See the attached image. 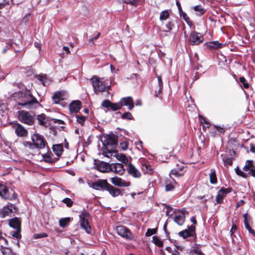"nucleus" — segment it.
Returning <instances> with one entry per match:
<instances>
[{"mask_svg": "<svg viewBox=\"0 0 255 255\" xmlns=\"http://www.w3.org/2000/svg\"><path fill=\"white\" fill-rule=\"evenodd\" d=\"M103 143V154L107 158L115 157L117 159H128L125 154L114 150L118 144L117 136L112 133L103 136L101 139Z\"/></svg>", "mask_w": 255, "mask_h": 255, "instance_id": "1", "label": "nucleus"}, {"mask_svg": "<svg viewBox=\"0 0 255 255\" xmlns=\"http://www.w3.org/2000/svg\"><path fill=\"white\" fill-rule=\"evenodd\" d=\"M21 101L17 104L27 109L36 108L40 105L36 99L30 93H23L21 94Z\"/></svg>", "mask_w": 255, "mask_h": 255, "instance_id": "2", "label": "nucleus"}, {"mask_svg": "<svg viewBox=\"0 0 255 255\" xmlns=\"http://www.w3.org/2000/svg\"><path fill=\"white\" fill-rule=\"evenodd\" d=\"M243 169L247 173L242 171L238 166L235 169L236 174L244 178H247L249 176L255 178V160H246Z\"/></svg>", "mask_w": 255, "mask_h": 255, "instance_id": "3", "label": "nucleus"}, {"mask_svg": "<svg viewBox=\"0 0 255 255\" xmlns=\"http://www.w3.org/2000/svg\"><path fill=\"white\" fill-rule=\"evenodd\" d=\"M124 106H128V109L131 110L134 107L132 98L130 97L123 98L121 99L120 101L118 103H112L110 110H111L113 111H116L121 109Z\"/></svg>", "mask_w": 255, "mask_h": 255, "instance_id": "4", "label": "nucleus"}, {"mask_svg": "<svg viewBox=\"0 0 255 255\" xmlns=\"http://www.w3.org/2000/svg\"><path fill=\"white\" fill-rule=\"evenodd\" d=\"M90 81L92 84L94 92L97 94L99 92H105L109 88V87L106 86L103 79L99 78L96 76H93Z\"/></svg>", "mask_w": 255, "mask_h": 255, "instance_id": "5", "label": "nucleus"}, {"mask_svg": "<svg viewBox=\"0 0 255 255\" xmlns=\"http://www.w3.org/2000/svg\"><path fill=\"white\" fill-rule=\"evenodd\" d=\"M0 196L4 200H13L17 196L13 189L9 190L6 186L0 183Z\"/></svg>", "mask_w": 255, "mask_h": 255, "instance_id": "6", "label": "nucleus"}, {"mask_svg": "<svg viewBox=\"0 0 255 255\" xmlns=\"http://www.w3.org/2000/svg\"><path fill=\"white\" fill-rule=\"evenodd\" d=\"M79 218L81 228L84 229L87 233L91 234L92 230L89 224V220L91 219V216L90 213L84 210L79 215Z\"/></svg>", "mask_w": 255, "mask_h": 255, "instance_id": "7", "label": "nucleus"}, {"mask_svg": "<svg viewBox=\"0 0 255 255\" xmlns=\"http://www.w3.org/2000/svg\"><path fill=\"white\" fill-rule=\"evenodd\" d=\"M31 139L34 145H32L30 142H27L25 144L26 146H29L31 148L33 146H35L36 147L39 148H43L45 147L47 143L43 136L38 133H34L31 136Z\"/></svg>", "mask_w": 255, "mask_h": 255, "instance_id": "8", "label": "nucleus"}, {"mask_svg": "<svg viewBox=\"0 0 255 255\" xmlns=\"http://www.w3.org/2000/svg\"><path fill=\"white\" fill-rule=\"evenodd\" d=\"M117 232L118 234L128 241H132L134 239V235L130 230L124 226H119L117 227Z\"/></svg>", "mask_w": 255, "mask_h": 255, "instance_id": "9", "label": "nucleus"}, {"mask_svg": "<svg viewBox=\"0 0 255 255\" xmlns=\"http://www.w3.org/2000/svg\"><path fill=\"white\" fill-rule=\"evenodd\" d=\"M18 120L22 123L32 125L34 123V116L25 110L18 111Z\"/></svg>", "mask_w": 255, "mask_h": 255, "instance_id": "10", "label": "nucleus"}, {"mask_svg": "<svg viewBox=\"0 0 255 255\" xmlns=\"http://www.w3.org/2000/svg\"><path fill=\"white\" fill-rule=\"evenodd\" d=\"M94 167L97 170L104 173L111 171V164L102 160H94Z\"/></svg>", "mask_w": 255, "mask_h": 255, "instance_id": "11", "label": "nucleus"}, {"mask_svg": "<svg viewBox=\"0 0 255 255\" xmlns=\"http://www.w3.org/2000/svg\"><path fill=\"white\" fill-rule=\"evenodd\" d=\"M233 189L231 187L224 188L222 187L217 193L215 201L216 204H222L223 203V199L226 196L228 193L231 192Z\"/></svg>", "mask_w": 255, "mask_h": 255, "instance_id": "12", "label": "nucleus"}, {"mask_svg": "<svg viewBox=\"0 0 255 255\" xmlns=\"http://www.w3.org/2000/svg\"><path fill=\"white\" fill-rule=\"evenodd\" d=\"M109 184L107 180L99 179L93 182L92 187L97 190H106Z\"/></svg>", "mask_w": 255, "mask_h": 255, "instance_id": "13", "label": "nucleus"}, {"mask_svg": "<svg viewBox=\"0 0 255 255\" xmlns=\"http://www.w3.org/2000/svg\"><path fill=\"white\" fill-rule=\"evenodd\" d=\"M189 40L193 45H198L203 40V37L200 33L193 31L191 33Z\"/></svg>", "mask_w": 255, "mask_h": 255, "instance_id": "14", "label": "nucleus"}, {"mask_svg": "<svg viewBox=\"0 0 255 255\" xmlns=\"http://www.w3.org/2000/svg\"><path fill=\"white\" fill-rule=\"evenodd\" d=\"M110 181L114 185L119 187H128L130 185V182H127L117 176L111 178Z\"/></svg>", "mask_w": 255, "mask_h": 255, "instance_id": "15", "label": "nucleus"}, {"mask_svg": "<svg viewBox=\"0 0 255 255\" xmlns=\"http://www.w3.org/2000/svg\"><path fill=\"white\" fill-rule=\"evenodd\" d=\"M147 160H142L141 169L145 174L152 175L153 173L154 169L152 166L147 162Z\"/></svg>", "mask_w": 255, "mask_h": 255, "instance_id": "16", "label": "nucleus"}, {"mask_svg": "<svg viewBox=\"0 0 255 255\" xmlns=\"http://www.w3.org/2000/svg\"><path fill=\"white\" fill-rule=\"evenodd\" d=\"M128 173L134 178H140L141 176L140 172L131 163H129L127 168Z\"/></svg>", "mask_w": 255, "mask_h": 255, "instance_id": "17", "label": "nucleus"}, {"mask_svg": "<svg viewBox=\"0 0 255 255\" xmlns=\"http://www.w3.org/2000/svg\"><path fill=\"white\" fill-rule=\"evenodd\" d=\"M66 93L65 91L56 92L52 96L54 103L58 104L60 101L66 99Z\"/></svg>", "mask_w": 255, "mask_h": 255, "instance_id": "18", "label": "nucleus"}, {"mask_svg": "<svg viewBox=\"0 0 255 255\" xmlns=\"http://www.w3.org/2000/svg\"><path fill=\"white\" fill-rule=\"evenodd\" d=\"M114 197L122 195L123 193L121 190L118 188H115L110 184H109L106 190Z\"/></svg>", "mask_w": 255, "mask_h": 255, "instance_id": "19", "label": "nucleus"}, {"mask_svg": "<svg viewBox=\"0 0 255 255\" xmlns=\"http://www.w3.org/2000/svg\"><path fill=\"white\" fill-rule=\"evenodd\" d=\"M111 171H114L120 175H123L125 172V168L123 163H115L111 164Z\"/></svg>", "mask_w": 255, "mask_h": 255, "instance_id": "20", "label": "nucleus"}, {"mask_svg": "<svg viewBox=\"0 0 255 255\" xmlns=\"http://www.w3.org/2000/svg\"><path fill=\"white\" fill-rule=\"evenodd\" d=\"M81 108V103L79 101H74L69 105V110L71 113H77Z\"/></svg>", "mask_w": 255, "mask_h": 255, "instance_id": "21", "label": "nucleus"}, {"mask_svg": "<svg viewBox=\"0 0 255 255\" xmlns=\"http://www.w3.org/2000/svg\"><path fill=\"white\" fill-rule=\"evenodd\" d=\"M15 132L19 136H26L27 135V131L21 125L17 124L15 129Z\"/></svg>", "mask_w": 255, "mask_h": 255, "instance_id": "22", "label": "nucleus"}, {"mask_svg": "<svg viewBox=\"0 0 255 255\" xmlns=\"http://www.w3.org/2000/svg\"><path fill=\"white\" fill-rule=\"evenodd\" d=\"M9 226L15 229H21V221L20 220L15 217L10 220L9 222Z\"/></svg>", "mask_w": 255, "mask_h": 255, "instance_id": "23", "label": "nucleus"}, {"mask_svg": "<svg viewBox=\"0 0 255 255\" xmlns=\"http://www.w3.org/2000/svg\"><path fill=\"white\" fill-rule=\"evenodd\" d=\"M52 149L54 153L57 156H60L63 151V147L62 144H56L53 145Z\"/></svg>", "mask_w": 255, "mask_h": 255, "instance_id": "24", "label": "nucleus"}, {"mask_svg": "<svg viewBox=\"0 0 255 255\" xmlns=\"http://www.w3.org/2000/svg\"><path fill=\"white\" fill-rule=\"evenodd\" d=\"M12 212V206H10V207L8 206H5L0 211V217L3 218L6 216H8L9 214Z\"/></svg>", "mask_w": 255, "mask_h": 255, "instance_id": "25", "label": "nucleus"}, {"mask_svg": "<svg viewBox=\"0 0 255 255\" xmlns=\"http://www.w3.org/2000/svg\"><path fill=\"white\" fill-rule=\"evenodd\" d=\"M244 217V223L245 224V228L248 230L249 232L252 234L253 236H255V231L250 227L249 223L248 221V214L246 213L243 215Z\"/></svg>", "mask_w": 255, "mask_h": 255, "instance_id": "26", "label": "nucleus"}, {"mask_svg": "<svg viewBox=\"0 0 255 255\" xmlns=\"http://www.w3.org/2000/svg\"><path fill=\"white\" fill-rule=\"evenodd\" d=\"M181 213L182 215H176L174 218V222L179 226H181L184 224L185 219L184 214L182 212Z\"/></svg>", "mask_w": 255, "mask_h": 255, "instance_id": "27", "label": "nucleus"}, {"mask_svg": "<svg viewBox=\"0 0 255 255\" xmlns=\"http://www.w3.org/2000/svg\"><path fill=\"white\" fill-rule=\"evenodd\" d=\"M37 119L40 125L47 126L48 122L46 116L44 114H41L37 116Z\"/></svg>", "mask_w": 255, "mask_h": 255, "instance_id": "28", "label": "nucleus"}, {"mask_svg": "<svg viewBox=\"0 0 255 255\" xmlns=\"http://www.w3.org/2000/svg\"><path fill=\"white\" fill-rule=\"evenodd\" d=\"M72 219L73 218H71L70 217L60 219L59 221V226L62 228L66 227Z\"/></svg>", "mask_w": 255, "mask_h": 255, "instance_id": "29", "label": "nucleus"}, {"mask_svg": "<svg viewBox=\"0 0 255 255\" xmlns=\"http://www.w3.org/2000/svg\"><path fill=\"white\" fill-rule=\"evenodd\" d=\"M222 44L217 41L210 42L207 44V47L209 49H218L222 47Z\"/></svg>", "mask_w": 255, "mask_h": 255, "instance_id": "30", "label": "nucleus"}, {"mask_svg": "<svg viewBox=\"0 0 255 255\" xmlns=\"http://www.w3.org/2000/svg\"><path fill=\"white\" fill-rule=\"evenodd\" d=\"M210 182L212 184H215L217 183V178L215 169H211L210 174Z\"/></svg>", "mask_w": 255, "mask_h": 255, "instance_id": "31", "label": "nucleus"}, {"mask_svg": "<svg viewBox=\"0 0 255 255\" xmlns=\"http://www.w3.org/2000/svg\"><path fill=\"white\" fill-rule=\"evenodd\" d=\"M1 251L3 255H13L11 248L1 246Z\"/></svg>", "mask_w": 255, "mask_h": 255, "instance_id": "32", "label": "nucleus"}, {"mask_svg": "<svg viewBox=\"0 0 255 255\" xmlns=\"http://www.w3.org/2000/svg\"><path fill=\"white\" fill-rule=\"evenodd\" d=\"M237 231H238L237 226L236 224H235L234 223H233L232 228L230 230V233H231V237H232V239L233 242H235L234 238H236V239H237V238L236 235L235 234V233L236 232H237Z\"/></svg>", "mask_w": 255, "mask_h": 255, "instance_id": "33", "label": "nucleus"}, {"mask_svg": "<svg viewBox=\"0 0 255 255\" xmlns=\"http://www.w3.org/2000/svg\"><path fill=\"white\" fill-rule=\"evenodd\" d=\"M37 79L42 82L44 86H46L49 84V81L45 75H39L37 76Z\"/></svg>", "mask_w": 255, "mask_h": 255, "instance_id": "34", "label": "nucleus"}, {"mask_svg": "<svg viewBox=\"0 0 255 255\" xmlns=\"http://www.w3.org/2000/svg\"><path fill=\"white\" fill-rule=\"evenodd\" d=\"M152 242L157 247L162 248L163 247V243L159 237L155 236L152 237Z\"/></svg>", "mask_w": 255, "mask_h": 255, "instance_id": "35", "label": "nucleus"}, {"mask_svg": "<svg viewBox=\"0 0 255 255\" xmlns=\"http://www.w3.org/2000/svg\"><path fill=\"white\" fill-rule=\"evenodd\" d=\"M178 235L183 239H186L192 236L191 232L189 230H185L179 232Z\"/></svg>", "mask_w": 255, "mask_h": 255, "instance_id": "36", "label": "nucleus"}, {"mask_svg": "<svg viewBox=\"0 0 255 255\" xmlns=\"http://www.w3.org/2000/svg\"><path fill=\"white\" fill-rule=\"evenodd\" d=\"M174 26V24L172 21H168L165 25V28H163V31L165 32L170 31Z\"/></svg>", "mask_w": 255, "mask_h": 255, "instance_id": "37", "label": "nucleus"}, {"mask_svg": "<svg viewBox=\"0 0 255 255\" xmlns=\"http://www.w3.org/2000/svg\"><path fill=\"white\" fill-rule=\"evenodd\" d=\"M169 17V13L168 10L162 11L160 14L159 19L161 21L165 20Z\"/></svg>", "mask_w": 255, "mask_h": 255, "instance_id": "38", "label": "nucleus"}, {"mask_svg": "<svg viewBox=\"0 0 255 255\" xmlns=\"http://www.w3.org/2000/svg\"><path fill=\"white\" fill-rule=\"evenodd\" d=\"M179 13L180 17H182L188 24L191 25L192 24V22L190 21L189 17L185 12L181 11H180Z\"/></svg>", "mask_w": 255, "mask_h": 255, "instance_id": "39", "label": "nucleus"}, {"mask_svg": "<svg viewBox=\"0 0 255 255\" xmlns=\"http://www.w3.org/2000/svg\"><path fill=\"white\" fill-rule=\"evenodd\" d=\"M77 122L81 126H83L86 120V117L84 116L76 115Z\"/></svg>", "mask_w": 255, "mask_h": 255, "instance_id": "40", "label": "nucleus"}, {"mask_svg": "<svg viewBox=\"0 0 255 255\" xmlns=\"http://www.w3.org/2000/svg\"><path fill=\"white\" fill-rule=\"evenodd\" d=\"M157 231V228H154V229L148 228V229H147L145 235L146 237H149L154 234H155L156 233Z\"/></svg>", "mask_w": 255, "mask_h": 255, "instance_id": "41", "label": "nucleus"}, {"mask_svg": "<svg viewBox=\"0 0 255 255\" xmlns=\"http://www.w3.org/2000/svg\"><path fill=\"white\" fill-rule=\"evenodd\" d=\"M20 232H21V229H16V231L11 232L10 234L13 237L16 238L17 239H19L21 237Z\"/></svg>", "mask_w": 255, "mask_h": 255, "instance_id": "42", "label": "nucleus"}, {"mask_svg": "<svg viewBox=\"0 0 255 255\" xmlns=\"http://www.w3.org/2000/svg\"><path fill=\"white\" fill-rule=\"evenodd\" d=\"M193 8L195 11L198 12L197 14L198 15H201L205 12V10L199 5H196Z\"/></svg>", "mask_w": 255, "mask_h": 255, "instance_id": "43", "label": "nucleus"}, {"mask_svg": "<svg viewBox=\"0 0 255 255\" xmlns=\"http://www.w3.org/2000/svg\"><path fill=\"white\" fill-rule=\"evenodd\" d=\"M62 202L65 203L68 207H71L73 205V202L69 198H65L62 200Z\"/></svg>", "mask_w": 255, "mask_h": 255, "instance_id": "44", "label": "nucleus"}, {"mask_svg": "<svg viewBox=\"0 0 255 255\" xmlns=\"http://www.w3.org/2000/svg\"><path fill=\"white\" fill-rule=\"evenodd\" d=\"M239 81L243 85L245 89H248L249 88V84L244 77H241L239 78Z\"/></svg>", "mask_w": 255, "mask_h": 255, "instance_id": "45", "label": "nucleus"}, {"mask_svg": "<svg viewBox=\"0 0 255 255\" xmlns=\"http://www.w3.org/2000/svg\"><path fill=\"white\" fill-rule=\"evenodd\" d=\"M112 102L109 100H105L102 103V106L107 109L108 110H110L111 105Z\"/></svg>", "mask_w": 255, "mask_h": 255, "instance_id": "46", "label": "nucleus"}, {"mask_svg": "<svg viewBox=\"0 0 255 255\" xmlns=\"http://www.w3.org/2000/svg\"><path fill=\"white\" fill-rule=\"evenodd\" d=\"M47 237H48L47 234H46L45 233H39V234H34L33 238L34 239H40V238H46Z\"/></svg>", "mask_w": 255, "mask_h": 255, "instance_id": "47", "label": "nucleus"}, {"mask_svg": "<svg viewBox=\"0 0 255 255\" xmlns=\"http://www.w3.org/2000/svg\"><path fill=\"white\" fill-rule=\"evenodd\" d=\"M124 1L127 4L137 6L139 3V0H124Z\"/></svg>", "mask_w": 255, "mask_h": 255, "instance_id": "48", "label": "nucleus"}, {"mask_svg": "<svg viewBox=\"0 0 255 255\" xmlns=\"http://www.w3.org/2000/svg\"><path fill=\"white\" fill-rule=\"evenodd\" d=\"M128 142L127 140H124V141L120 143V147L123 150H126L128 149Z\"/></svg>", "mask_w": 255, "mask_h": 255, "instance_id": "49", "label": "nucleus"}, {"mask_svg": "<svg viewBox=\"0 0 255 255\" xmlns=\"http://www.w3.org/2000/svg\"><path fill=\"white\" fill-rule=\"evenodd\" d=\"M122 118L124 119L131 120L132 119V115L130 113L128 112H126L123 114Z\"/></svg>", "mask_w": 255, "mask_h": 255, "instance_id": "50", "label": "nucleus"}, {"mask_svg": "<svg viewBox=\"0 0 255 255\" xmlns=\"http://www.w3.org/2000/svg\"><path fill=\"white\" fill-rule=\"evenodd\" d=\"M174 189V186L171 184H167L165 185L166 191H170Z\"/></svg>", "mask_w": 255, "mask_h": 255, "instance_id": "51", "label": "nucleus"}, {"mask_svg": "<svg viewBox=\"0 0 255 255\" xmlns=\"http://www.w3.org/2000/svg\"><path fill=\"white\" fill-rule=\"evenodd\" d=\"M192 252L196 254V255H203V254H204L202 251L198 248H195V249H194L193 250H192Z\"/></svg>", "mask_w": 255, "mask_h": 255, "instance_id": "52", "label": "nucleus"}, {"mask_svg": "<svg viewBox=\"0 0 255 255\" xmlns=\"http://www.w3.org/2000/svg\"><path fill=\"white\" fill-rule=\"evenodd\" d=\"M214 127L220 133H224L225 131V128L224 127H221L218 126H215Z\"/></svg>", "mask_w": 255, "mask_h": 255, "instance_id": "53", "label": "nucleus"}, {"mask_svg": "<svg viewBox=\"0 0 255 255\" xmlns=\"http://www.w3.org/2000/svg\"><path fill=\"white\" fill-rule=\"evenodd\" d=\"M195 229H196L195 226L194 225H191L189 227V229H188V230H189V231L190 232H191V234L192 235V236H193V235L194 234H195Z\"/></svg>", "mask_w": 255, "mask_h": 255, "instance_id": "54", "label": "nucleus"}, {"mask_svg": "<svg viewBox=\"0 0 255 255\" xmlns=\"http://www.w3.org/2000/svg\"><path fill=\"white\" fill-rule=\"evenodd\" d=\"M245 202L243 200H241L237 203L236 209L239 208L240 206H243L245 204Z\"/></svg>", "mask_w": 255, "mask_h": 255, "instance_id": "55", "label": "nucleus"}, {"mask_svg": "<svg viewBox=\"0 0 255 255\" xmlns=\"http://www.w3.org/2000/svg\"><path fill=\"white\" fill-rule=\"evenodd\" d=\"M2 240L4 242L5 246H7L8 245V241H7V240L6 239H5L4 238L2 237V233L0 231V241H2Z\"/></svg>", "mask_w": 255, "mask_h": 255, "instance_id": "56", "label": "nucleus"}, {"mask_svg": "<svg viewBox=\"0 0 255 255\" xmlns=\"http://www.w3.org/2000/svg\"><path fill=\"white\" fill-rule=\"evenodd\" d=\"M159 87H163L162 78L160 76L157 77Z\"/></svg>", "mask_w": 255, "mask_h": 255, "instance_id": "57", "label": "nucleus"}, {"mask_svg": "<svg viewBox=\"0 0 255 255\" xmlns=\"http://www.w3.org/2000/svg\"><path fill=\"white\" fill-rule=\"evenodd\" d=\"M100 35V33L99 32L95 37L90 39V40H89L90 42H94L96 40H97L99 38Z\"/></svg>", "mask_w": 255, "mask_h": 255, "instance_id": "58", "label": "nucleus"}, {"mask_svg": "<svg viewBox=\"0 0 255 255\" xmlns=\"http://www.w3.org/2000/svg\"><path fill=\"white\" fill-rule=\"evenodd\" d=\"M250 151L255 153V145L253 143L250 144Z\"/></svg>", "mask_w": 255, "mask_h": 255, "instance_id": "59", "label": "nucleus"}, {"mask_svg": "<svg viewBox=\"0 0 255 255\" xmlns=\"http://www.w3.org/2000/svg\"><path fill=\"white\" fill-rule=\"evenodd\" d=\"M176 166H177L176 169H177L179 171H183L185 168V167L184 165L179 166V165L178 164H177Z\"/></svg>", "mask_w": 255, "mask_h": 255, "instance_id": "60", "label": "nucleus"}, {"mask_svg": "<svg viewBox=\"0 0 255 255\" xmlns=\"http://www.w3.org/2000/svg\"><path fill=\"white\" fill-rule=\"evenodd\" d=\"M159 87V88L158 93H157L156 92H155V97H158V95L160 93H161L162 91L163 87Z\"/></svg>", "mask_w": 255, "mask_h": 255, "instance_id": "61", "label": "nucleus"}, {"mask_svg": "<svg viewBox=\"0 0 255 255\" xmlns=\"http://www.w3.org/2000/svg\"><path fill=\"white\" fill-rule=\"evenodd\" d=\"M8 1L1 2H0V9H2L4 7L5 4H8Z\"/></svg>", "mask_w": 255, "mask_h": 255, "instance_id": "62", "label": "nucleus"}, {"mask_svg": "<svg viewBox=\"0 0 255 255\" xmlns=\"http://www.w3.org/2000/svg\"><path fill=\"white\" fill-rule=\"evenodd\" d=\"M190 220L193 223L194 225H195L197 224V221H196L195 217H194V216L192 217L191 218Z\"/></svg>", "mask_w": 255, "mask_h": 255, "instance_id": "63", "label": "nucleus"}, {"mask_svg": "<svg viewBox=\"0 0 255 255\" xmlns=\"http://www.w3.org/2000/svg\"><path fill=\"white\" fill-rule=\"evenodd\" d=\"M34 46L36 48H37L39 49V50H40V49H41V45H40V44L39 43L35 42L34 43Z\"/></svg>", "mask_w": 255, "mask_h": 255, "instance_id": "64", "label": "nucleus"}]
</instances>
